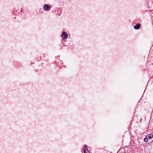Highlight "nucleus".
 Instances as JSON below:
<instances>
[{"mask_svg": "<svg viewBox=\"0 0 153 153\" xmlns=\"http://www.w3.org/2000/svg\"><path fill=\"white\" fill-rule=\"evenodd\" d=\"M61 37L63 39H66L68 37V34L65 32L64 31L61 34Z\"/></svg>", "mask_w": 153, "mask_h": 153, "instance_id": "obj_1", "label": "nucleus"}, {"mask_svg": "<svg viewBox=\"0 0 153 153\" xmlns=\"http://www.w3.org/2000/svg\"><path fill=\"white\" fill-rule=\"evenodd\" d=\"M43 8L45 10H49L51 9V7L48 4H45L43 6Z\"/></svg>", "mask_w": 153, "mask_h": 153, "instance_id": "obj_2", "label": "nucleus"}, {"mask_svg": "<svg viewBox=\"0 0 153 153\" xmlns=\"http://www.w3.org/2000/svg\"><path fill=\"white\" fill-rule=\"evenodd\" d=\"M83 149L84 152V153H89V151H88L87 149L86 146V145L84 146Z\"/></svg>", "mask_w": 153, "mask_h": 153, "instance_id": "obj_3", "label": "nucleus"}, {"mask_svg": "<svg viewBox=\"0 0 153 153\" xmlns=\"http://www.w3.org/2000/svg\"><path fill=\"white\" fill-rule=\"evenodd\" d=\"M146 138L148 139H151L153 137V134H150L146 136Z\"/></svg>", "mask_w": 153, "mask_h": 153, "instance_id": "obj_4", "label": "nucleus"}, {"mask_svg": "<svg viewBox=\"0 0 153 153\" xmlns=\"http://www.w3.org/2000/svg\"><path fill=\"white\" fill-rule=\"evenodd\" d=\"M140 25V24L138 23L136 25L134 26V28L135 29L138 30L139 29Z\"/></svg>", "mask_w": 153, "mask_h": 153, "instance_id": "obj_5", "label": "nucleus"}, {"mask_svg": "<svg viewBox=\"0 0 153 153\" xmlns=\"http://www.w3.org/2000/svg\"><path fill=\"white\" fill-rule=\"evenodd\" d=\"M148 139H147V138H146V136L145 138L144 139V141L145 142H147L148 140Z\"/></svg>", "mask_w": 153, "mask_h": 153, "instance_id": "obj_6", "label": "nucleus"}, {"mask_svg": "<svg viewBox=\"0 0 153 153\" xmlns=\"http://www.w3.org/2000/svg\"><path fill=\"white\" fill-rule=\"evenodd\" d=\"M21 11H22V9H21Z\"/></svg>", "mask_w": 153, "mask_h": 153, "instance_id": "obj_7", "label": "nucleus"}]
</instances>
